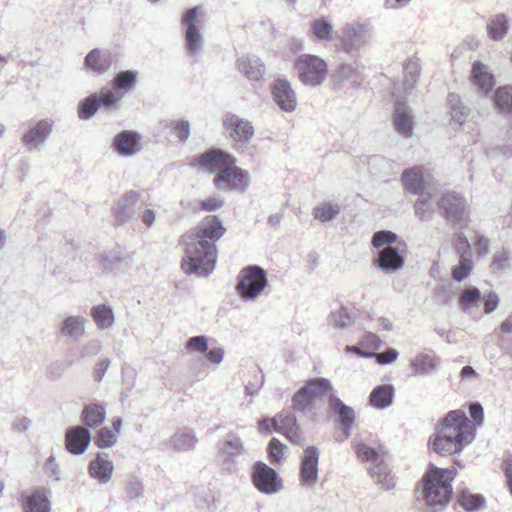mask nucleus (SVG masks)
<instances>
[{"instance_id":"18","label":"nucleus","mask_w":512,"mask_h":512,"mask_svg":"<svg viewBox=\"0 0 512 512\" xmlns=\"http://www.w3.org/2000/svg\"><path fill=\"white\" fill-rule=\"evenodd\" d=\"M439 206L445 211L446 217L451 221H463L468 215L465 199L453 192L445 193L441 197Z\"/></svg>"},{"instance_id":"64","label":"nucleus","mask_w":512,"mask_h":512,"mask_svg":"<svg viewBox=\"0 0 512 512\" xmlns=\"http://www.w3.org/2000/svg\"><path fill=\"white\" fill-rule=\"evenodd\" d=\"M173 129L181 141L187 140L190 136V124L187 121L181 120L173 122Z\"/></svg>"},{"instance_id":"52","label":"nucleus","mask_w":512,"mask_h":512,"mask_svg":"<svg viewBox=\"0 0 512 512\" xmlns=\"http://www.w3.org/2000/svg\"><path fill=\"white\" fill-rule=\"evenodd\" d=\"M185 348L190 353L204 354L209 348V338L204 335L193 336L187 340Z\"/></svg>"},{"instance_id":"20","label":"nucleus","mask_w":512,"mask_h":512,"mask_svg":"<svg viewBox=\"0 0 512 512\" xmlns=\"http://www.w3.org/2000/svg\"><path fill=\"white\" fill-rule=\"evenodd\" d=\"M471 78L473 85L484 95L488 94L495 86V77L491 68L481 61L473 63Z\"/></svg>"},{"instance_id":"27","label":"nucleus","mask_w":512,"mask_h":512,"mask_svg":"<svg viewBox=\"0 0 512 512\" xmlns=\"http://www.w3.org/2000/svg\"><path fill=\"white\" fill-rule=\"evenodd\" d=\"M24 512H51L50 501L44 490H34L22 495Z\"/></svg>"},{"instance_id":"24","label":"nucleus","mask_w":512,"mask_h":512,"mask_svg":"<svg viewBox=\"0 0 512 512\" xmlns=\"http://www.w3.org/2000/svg\"><path fill=\"white\" fill-rule=\"evenodd\" d=\"M376 261L379 269L385 273L398 271L404 265V257L398 248L393 246H387L380 250Z\"/></svg>"},{"instance_id":"13","label":"nucleus","mask_w":512,"mask_h":512,"mask_svg":"<svg viewBox=\"0 0 512 512\" xmlns=\"http://www.w3.org/2000/svg\"><path fill=\"white\" fill-rule=\"evenodd\" d=\"M271 92L273 101L282 111L291 113L296 109V92L286 78L279 77L275 79Z\"/></svg>"},{"instance_id":"11","label":"nucleus","mask_w":512,"mask_h":512,"mask_svg":"<svg viewBox=\"0 0 512 512\" xmlns=\"http://www.w3.org/2000/svg\"><path fill=\"white\" fill-rule=\"evenodd\" d=\"M371 31L367 24L354 23L348 25L341 38L342 48L347 53L358 51L371 41Z\"/></svg>"},{"instance_id":"25","label":"nucleus","mask_w":512,"mask_h":512,"mask_svg":"<svg viewBox=\"0 0 512 512\" xmlns=\"http://www.w3.org/2000/svg\"><path fill=\"white\" fill-rule=\"evenodd\" d=\"M52 131V122L44 119L39 121L23 136V142L29 150L37 149L49 137Z\"/></svg>"},{"instance_id":"41","label":"nucleus","mask_w":512,"mask_h":512,"mask_svg":"<svg viewBox=\"0 0 512 512\" xmlns=\"http://www.w3.org/2000/svg\"><path fill=\"white\" fill-rule=\"evenodd\" d=\"M482 297L483 295L478 288L468 287L461 292L458 305L462 311L469 312L480 307Z\"/></svg>"},{"instance_id":"4","label":"nucleus","mask_w":512,"mask_h":512,"mask_svg":"<svg viewBox=\"0 0 512 512\" xmlns=\"http://www.w3.org/2000/svg\"><path fill=\"white\" fill-rule=\"evenodd\" d=\"M293 68L299 82L311 88L321 86L328 76V63L315 54L298 55L294 60Z\"/></svg>"},{"instance_id":"60","label":"nucleus","mask_w":512,"mask_h":512,"mask_svg":"<svg viewBox=\"0 0 512 512\" xmlns=\"http://www.w3.org/2000/svg\"><path fill=\"white\" fill-rule=\"evenodd\" d=\"M399 356V353L394 348H389L382 353H374L376 361L380 365H387L395 362Z\"/></svg>"},{"instance_id":"17","label":"nucleus","mask_w":512,"mask_h":512,"mask_svg":"<svg viewBox=\"0 0 512 512\" xmlns=\"http://www.w3.org/2000/svg\"><path fill=\"white\" fill-rule=\"evenodd\" d=\"M114 469V463L110 455L105 452H100L89 462L88 474L98 483L107 484L112 479Z\"/></svg>"},{"instance_id":"56","label":"nucleus","mask_w":512,"mask_h":512,"mask_svg":"<svg viewBox=\"0 0 512 512\" xmlns=\"http://www.w3.org/2000/svg\"><path fill=\"white\" fill-rule=\"evenodd\" d=\"M397 239V235L391 231H378L372 237V244L375 248H381L385 245L391 246Z\"/></svg>"},{"instance_id":"34","label":"nucleus","mask_w":512,"mask_h":512,"mask_svg":"<svg viewBox=\"0 0 512 512\" xmlns=\"http://www.w3.org/2000/svg\"><path fill=\"white\" fill-rule=\"evenodd\" d=\"M369 472L374 483L380 489L390 490L395 487V477L384 461H379L378 463L371 465Z\"/></svg>"},{"instance_id":"30","label":"nucleus","mask_w":512,"mask_h":512,"mask_svg":"<svg viewBox=\"0 0 512 512\" xmlns=\"http://www.w3.org/2000/svg\"><path fill=\"white\" fill-rule=\"evenodd\" d=\"M197 438L193 430L181 428L175 431L169 438L167 446L178 452H187L195 448Z\"/></svg>"},{"instance_id":"62","label":"nucleus","mask_w":512,"mask_h":512,"mask_svg":"<svg viewBox=\"0 0 512 512\" xmlns=\"http://www.w3.org/2000/svg\"><path fill=\"white\" fill-rule=\"evenodd\" d=\"M204 354H205L207 360L211 364L219 365L224 359L225 351H224L223 347L216 346V347H212L210 349L208 348L207 352H205Z\"/></svg>"},{"instance_id":"36","label":"nucleus","mask_w":512,"mask_h":512,"mask_svg":"<svg viewBox=\"0 0 512 512\" xmlns=\"http://www.w3.org/2000/svg\"><path fill=\"white\" fill-rule=\"evenodd\" d=\"M329 404L331 409L338 414L342 425L346 428L345 437L350 436L349 429L352 427L355 414L352 408L346 406L338 397L334 395V392L330 395Z\"/></svg>"},{"instance_id":"19","label":"nucleus","mask_w":512,"mask_h":512,"mask_svg":"<svg viewBox=\"0 0 512 512\" xmlns=\"http://www.w3.org/2000/svg\"><path fill=\"white\" fill-rule=\"evenodd\" d=\"M90 442L91 434L88 429L83 426H74L66 431V448L72 454H83L87 450Z\"/></svg>"},{"instance_id":"37","label":"nucleus","mask_w":512,"mask_h":512,"mask_svg":"<svg viewBox=\"0 0 512 512\" xmlns=\"http://www.w3.org/2000/svg\"><path fill=\"white\" fill-rule=\"evenodd\" d=\"M394 398V387L389 384L376 386L369 395L371 406L376 409H385L389 407Z\"/></svg>"},{"instance_id":"49","label":"nucleus","mask_w":512,"mask_h":512,"mask_svg":"<svg viewBox=\"0 0 512 512\" xmlns=\"http://www.w3.org/2000/svg\"><path fill=\"white\" fill-rule=\"evenodd\" d=\"M354 449L361 460L370 461L372 465L384 461L380 452L365 443H354Z\"/></svg>"},{"instance_id":"23","label":"nucleus","mask_w":512,"mask_h":512,"mask_svg":"<svg viewBox=\"0 0 512 512\" xmlns=\"http://www.w3.org/2000/svg\"><path fill=\"white\" fill-rule=\"evenodd\" d=\"M87 320L80 315L66 317L60 327L61 335L72 342H79L85 335Z\"/></svg>"},{"instance_id":"51","label":"nucleus","mask_w":512,"mask_h":512,"mask_svg":"<svg viewBox=\"0 0 512 512\" xmlns=\"http://www.w3.org/2000/svg\"><path fill=\"white\" fill-rule=\"evenodd\" d=\"M100 103L98 100V96L93 94L87 97L80 106L78 116L80 119L87 120L95 115L97 110L99 109Z\"/></svg>"},{"instance_id":"50","label":"nucleus","mask_w":512,"mask_h":512,"mask_svg":"<svg viewBox=\"0 0 512 512\" xmlns=\"http://www.w3.org/2000/svg\"><path fill=\"white\" fill-rule=\"evenodd\" d=\"M473 269V261L471 258L459 257V262L452 268V278L457 282H461L469 277Z\"/></svg>"},{"instance_id":"48","label":"nucleus","mask_w":512,"mask_h":512,"mask_svg":"<svg viewBox=\"0 0 512 512\" xmlns=\"http://www.w3.org/2000/svg\"><path fill=\"white\" fill-rule=\"evenodd\" d=\"M118 442L117 432H114L112 428L105 426L98 430L94 437V444L100 449L111 448Z\"/></svg>"},{"instance_id":"9","label":"nucleus","mask_w":512,"mask_h":512,"mask_svg":"<svg viewBox=\"0 0 512 512\" xmlns=\"http://www.w3.org/2000/svg\"><path fill=\"white\" fill-rule=\"evenodd\" d=\"M246 454L243 440L234 432L225 435L218 450V462L221 468L227 472L235 470L236 459Z\"/></svg>"},{"instance_id":"39","label":"nucleus","mask_w":512,"mask_h":512,"mask_svg":"<svg viewBox=\"0 0 512 512\" xmlns=\"http://www.w3.org/2000/svg\"><path fill=\"white\" fill-rule=\"evenodd\" d=\"M138 73L134 70L119 72L112 80V88L117 90L123 97L134 89L137 84Z\"/></svg>"},{"instance_id":"38","label":"nucleus","mask_w":512,"mask_h":512,"mask_svg":"<svg viewBox=\"0 0 512 512\" xmlns=\"http://www.w3.org/2000/svg\"><path fill=\"white\" fill-rule=\"evenodd\" d=\"M139 201V193L136 191L127 192L113 208L114 215L120 222H125L131 215L132 208Z\"/></svg>"},{"instance_id":"10","label":"nucleus","mask_w":512,"mask_h":512,"mask_svg":"<svg viewBox=\"0 0 512 512\" xmlns=\"http://www.w3.org/2000/svg\"><path fill=\"white\" fill-rule=\"evenodd\" d=\"M401 184L405 191L418 195L436 188L430 173L420 166L405 169L401 175Z\"/></svg>"},{"instance_id":"42","label":"nucleus","mask_w":512,"mask_h":512,"mask_svg":"<svg viewBox=\"0 0 512 512\" xmlns=\"http://www.w3.org/2000/svg\"><path fill=\"white\" fill-rule=\"evenodd\" d=\"M493 103L494 108L500 113H512V85L497 88L494 93Z\"/></svg>"},{"instance_id":"2","label":"nucleus","mask_w":512,"mask_h":512,"mask_svg":"<svg viewBox=\"0 0 512 512\" xmlns=\"http://www.w3.org/2000/svg\"><path fill=\"white\" fill-rule=\"evenodd\" d=\"M476 432V424L462 410L446 414L430 439L432 449L440 455L460 453L470 445Z\"/></svg>"},{"instance_id":"21","label":"nucleus","mask_w":512,"mask_h":512,"mask_svg":"<svg viewBox=\"0 0 512 512\" xmlns=\"http://www.w3.org/2000/svg\"><path fill=\"white\" fill-rule=\"evenodd\" d=\"M414 116L411 108L404 102H397L393 111V123L396 131L404 136L411 137L413 134Z\"/></svg>"},{"instance_id":"1","label":"nucleus","mask_w":512,"mask_h":512,"mask_svg":"<svg viewBox=\"0 0 512 512\" xmlns=\"http://www.w3.org/2000/svg\"><path fill=\"white\" fill-rule=\"evenodd\" d=\"M225 232L226 228L217 216H207L182 236L184 256L181 267L185 274L207 276L214 270L217 258L215 242Z\"/></svg>"},{"instance_id":"26","label":"nucleus","mask_w":512,"mask_h":512,"mask_svg":"<svg viewBox=\"0 0 512 512\" xmlns=\"http://www.w3.org/2000/svg\"><path fill=\"white\" fill-rule=\"evenodd\" d=\"M437 196L436 188L433 190L426 191L425 193H421L419 198L414 204V212L415 215L420 218L422 221H429L432 219L437 205L440 204L435 201V197Z\"/></svg>"},{"instance_id":"57","label":"nucleus","mask_w":512,"mask_h":512,"mask_svg":"<svg viewBox=\"0 0 512 512\" xmlns=\"http://www.w3.org/2000/svg\"><path fill=\"white\" fill-rule=\"evenodd\" d=\"M419 74V65L415 60H408L404 66L405 84L411 89Z\"/></svg>"},{"instance_id":"43","label":"nucleus","mask_w":512,"mask_h":512,"mask_svg":"<svg viewBox=\"0 0 512 512\" xmlns=\"http://www.w3.org/2000/svg\"><path fill=\"white\" fill-rule=\"evenodd\" d=\"M91 316L97 328L100 330L108 329L114 324V312L112 308L107 305L100 304L94 306L91 310Z\"/></svg>"},{"instance_id":"47","label":"nucleus","mask_w":512,"mask_h":512,"mask_svg":"<svg viewBox=\"0 0 512 512\" xmlns=\"http://www.w3.org/2000/svg\"><path fill=\"white\" fill-rule=\"evenodd\" d=\"M312 36L318 41L333 39V25L325 18L316 19L311 23Z\"/></svg>"},{"instance_id":"5","label":"nucleus","mask_w":512,"mask_h":512,"mask_svg":"<svg viewBox=\"0 0 512 512\" xmlns=\"http://www.w3.org/2000/svg\"><path fill=\"white\" fill-rule=\"evenodd\" d=\"M333 387L327 379L309 381L293 397V405L304 414L314 415L323 398L333 393Z\"/></svg>"},{"instance_id":"59","label":"nucleus","mask_w":512,"mask_h":512,"mask_svg":"<svg viewBox=\"0 0 512 512\" xmlns=\"http://www.w3.org/2000/svg\"><path fill=\"white\" fill-rule=\"evenodd\" d=\"M484 312L490 314L496 310L499 304V297L494 291L484 294L482 297Z\"/></svg>"},{"instance_id":"31","label":"nucleus","mask_w":512,"mask_h":512,"mask_svg":"<svg viewBox=\"0 0 512 512\" xmlns=\"http://www.w3.org/2000/svg\"><path fill=\"white\" fill-rule=\"evenodd\" d=\"M112 63V54L99 49L91 50L85 58V65L97 74L106 73L112 67Z\"/></svg>"},{"instance_id":"15","label":"nucleus","mask_w":512,"mask_h":512,"mask_svg":"<svg viewBox=\"0 0 512 512\" xmlns=\"http://www.w3.org/2000/svg\"><path fill=\"white\" fill-rule=\"evenodd\" d=\"M319 451L310 446L304 450L300 464V483L305 488H313L318 481Z\"/></svg>"},{"instance_id":"54","label":"nucleus","mask_w":512,"mask_h":512,"mask_svg":"<svg viewBox=\"0 0 512 512\" xmlns=\"http://www.w3.org/2000/svg\"><path fill=\"white\" fill-rule=\"evenodd\" d=\"M122 98L123 96L113 88L102 90L98 96L99 103L106 108H116V104Z\"/></svg>"},{"instance_id":"29","label":"nucleus","mask_w":512,"mask_h":512,"mask_svg":"<svg viewBox=\"0 0 512 512\" xmlns=\"http://www.w3.org/2000/svg\"><path fill=\"white\" fill-rule=\"evenodd\" d=\"M238 70L249 80H260L265 74V66L261 59L253 55H244L236 62Z\"/></svg>"},{"instance_id":"33","label":"nucleus","mask_w":512,"mask_h":512,"mask_svg":"<svg viewBox=\"0 0 512 512\" xmlns=\"http://www.w3.org/2000/svg\"><path fill=\"white\" fill-rule=\"evenodd\" d=\"M81 422L89 428L101 426L106 419V409L98 402L89 403L83 407L80 415Z\"/></svg>"},{"instance_id":"44","label":"nucleus","mask_w":512,"mask_h":512,"mask_svg":"<svg viewBox=\"0 0 512 512\" xmlns=\"http://www.w3.org/2000/svg\"><path fill=\"white\" fill-rule=\"evenodd\" d=\"M356 62L340 65L332 74L331 79L335 88H340L345 81L354 80L358 76Z\"/></svg>"},{"instance_id":"40","label":"nucleus","mask_w":512,"mask_h":512,"mask_svg":"<svg viewBox=\"0 0 512 512\" xmlns=\"http://www.w3.org/2000/svg\"><path fill=\"white\" fill-rule=\"evenodd\" d=\"M448 106L450 113V125L456 129L460 127L468 116V111L462 104L460 97L456 94H449Z\"/></svg>"},{"instance_id":"7","label":"nucleus","mask_w":512,"mask_h":512,"mask_svg":"<svg viewBox=\"0 0 512 512\" xmlns=\"http://www.w3.org/2000/svg\"><path fill=\"white\" fill-rule=\"evenodd\" d=\"M205 23V15L202 7L196 6L183 12L181 24L185 28V40L187 50L192 55H197L203 46L201 28Z\"/></svg>"},{"instance_id":"8","label":"nucleus","mask_w":512,"mask_h":512,"mask_svg":"<svg viewBox=\"0 0 512 512\" xmlns=\"http://www.w3.org/2000/svg\"><path fill=\"white\" fill-rule=\"evenodd\" d=\"M251 480L254 487L266 495L277 494L283 490V480L280 475L261 461L253 465Z\"/></svg>"},{"instance_id":"6","label":"nucleus","mask_w":512,"mask_h":512,"mask_svg":"<svg viewBox=\"0 0 512 512\" xmlns=\"http://www.w3.org/2000/svg\"><path fill=\"white\" fill-rule=\"evenodd\" d=\"M268 284L266 271L256 265L243 268L238 275L236 292L245 302L256 300Z\"/></svg>"},{"instance_id":"61","label":"nucleus","mask_w":512,"mask_h":512,"mask_svg":"<svg viewBox=\"0 0 512 512\" xmlns=\"http://www.w3.org/2000/svg\"><path fill=\"white\" fill-rule=\"evenodd\" d=\"M456 248L459 257L471 258V245L463 233L457 236Z\"/></svg>"},{"instance_id":"12","label":"nucleus","mask_w":512,"mask_h":512,"mask_svg":"<svg viewBox=\"0 0 512 512\" xmlns=\"http://www.w3.org/2000/svg\"><path fill=\"white\" fill-rule=\"evenodd\" d=\"M235 158L231 159L222 172L217 173L214 182L220 190L245 189L248 186V174L235 165Z\"/></svg>"},{"instance_id":"22","label":"nucleus","mask_w":512,"mask_h":512,"mask_svg":"<svg viewBox=\"0 0 512 512\" xmlns=\"http://www.w3.org/2000/svg\"><path fill=\"white\" fill-rule=\"evenodd\" d=\"M232 155L222 150H211L197 159V165L211 172H222L231 163Z\"/></svg>"},{"instance_id":"55","label":"nucleus","mask_w":512,"mask_h":512,"mask_svg":"<svg viewBox=\"0 0 512 512\" xmlns=\"http://www.w3.org/2000/svg\"><path fill=\"white\" fill-rule=\"evenodd\" d=\"M268 452L270 460L274 464H281L285 460L284 446L276 438L270 441Z\"/></svg>"},{"instance_id":"53","label":"nucleus","mask_w":512,"mask_h":512,"mask_svg":"<svg viewBox=\"0 0 512 512\" xmlns=\"http://www.w3.org/2000/svg\"><path fill=\"white\" fill-rule=\"evenodd\" d=\"M459 503L465 510L474 511L483 505L484 498L481 495L463 491Z\"/></svg>"},{"instance_id":"58","label":"nucleus","mask_w":512,"mask_h":512,"mask_svg":"<svg viewBox=\"0 0 512 512\" xmlns=\"http://www.w3.org/2000/svg\"><path fill=\"white\" fill-rule=\"evenodd\" d=\"M144 488L142 482L138 478H130L126 487V495L130 500H134L143 496Z\"/></svg>"},{"instance_id":"63","label":"nucleus","mask_w":512,"mask_h":512,"mask_svg":"<svg viewBox=\"0 0 512 512\" xmlns=\"http://www.w3.org/2000/svg\"><path fill=\"white\" fill-rule=\"evenodd\" d=\"M44 472L47 476L53 477L56 481L60 480V468L54 456H50L46 460Z\"/></svg>"},{"instance_id":"28","label":"nucleus","mask_w":512,"mask_h":512,"mask_svg":"<svg viewBox=\"0 0 512 512\" xmlns=\"http://www.w3.org/2000/svg\"><path fill=\"white\" fill-rule=\"evenodd\" d=\"M509 27L510 18L503 13L492 15L486 21V33L495 42H500L506 37Z\"/></svg>"},{"instance_id":"16","label":"nucleus","mask_w":512,"mask_h":512,"mask_svg":"<svg viewBox=\"0 0 512 512\" xmlns=\"http://www.w3.org/2000/svg\"><path fill=\"white\" fill-rule=\"evenodd\" d=\"M223 125L229 137L235 142L247 143L254 135L252 123L235 114L226 115Z\"/></svg>"},{"instance_id":"32","label":"nucleus","mask_w":512,"mask_h":512,"mask_svg":"<svg viewBox=\"0 0 512 512\" xmlns=\"http://www.w3.org/2000/svg\"><path fill=\"white\" fill-rule=\"evenodd\" d=\"M140 136L134 131H122L114 138L116 151L122 156H131L139 151Z\"/></svg>"},{"instance_id":"14","label":"nucleus","mask_w":512,"mask_h":512,"mask_svg":"<svg viewBox=\"0 0 512 512\" xmlns=\"http://www.w3.org/2000/svg\"><path fill=\"white\" fill-rule=\"evenodd\" d=\"M273 428L275 431L285 435L292 444H303V433L292 411L284 410L273 418Z\"/></svg>"},{"instance_id":"35","label":"nucleus","mask_w":512,"mask_h":512,"mask_svg":"<svg viewBox=\"0 0 512 512\" xmlns=\"http://www.w3.org/2000/svg\"><path fill=\"white\" fill-rule=\"evenodd\" d=\"M439 358L437 356L425 353H419L410 360V368L413 375H428L432 373L439 365Z\"/></svg>"},{"instance_id":"3","label":"nucleus","mask_w":512,"mask_h":512,"mask_svg":"<svg viewBox=\"0 0 512 512\" xmlns=\"http://www.w3.org/2000/svg\"><path fill=\"white\" fill-rule=\"evenodd\" d=\"M456 476L455 469L431 467L424 477V494L429 508L440 510L452 494L451 482Z\"/></svg>"},{"instance_id":"45","label":"nucleus","mask_w":512,"mask_h":512,"mask_svg":"<svg viewBox=\"0 0 512 512\" xmlns=\"http://www.w3.org/2000/svg\"><path fill=\"white\" fill-rule=\"evenodd\" d=\"M327 321L333 328L347 329L353 323L352 312L347 307H340L328 315Z\"/></svg>"},{"instance_id":"46","label":"nucleus","mask_w":512,"mask_h":512,"mask_svg":"<svg viewBox=\"0 0 512 512\" xmlns=\"http://www.w3.org/2000/svg\"><path fill=\"white\" fill-rule=\"evenodd\" d=\"M340 213V206L333 202H321L313 209V216L320 222H329Z\"/></svg>"}]
</instances>
